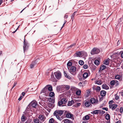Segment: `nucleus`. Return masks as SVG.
Instances as JSON below:
<instances>
[{"label": "nucleus", "instance_id": "nucleus-1", "mask_svg": "<svg viewBox=\"0 0 123 123\" xmlns=\"http://www.w3.org/2000/svg\"><path fill=\"white\" fill-rule=\"evenodd\" d=\"M52 91V87L51 85H46L43 88L40 93V95L46 96L49 93V91Z\"/></svg>", "mask_w": 123, "mask_h": 123}, {"label": "nucleus", "instance_id": "nucleus-2", "mask_svg": "<svg viewBox=\"0 0 123 123\" xmlns=\"http://www.w3.org/2000/svg\"><path fill=\"white\" fill-rule=\"evenodd\" d=\"M69 72L73 75H74L76 74V68L74 66L68 68Z\"/></svg>", "mask_w": 123, "mask_h": 123}, {"label": "nucleus", "instance_id": "nucleus-3", "mask_svg": "<svg viewBox=\"0 0 123 123\" xmlns=\"http://www.w3.org/2000/svg\"><path fill=\"white\" fill-rule=\"evenodd\" d=\"M37 105V101H32L29 105L28 107L31 109L32 107L35 108Z\"/></svg>", "mask_w": 123, "mask_h": 123}, {"label": "nucleus", "instance_id": "nucleus-4", "mask_svg": "<svg viewBox=\"0 0 123 123\" xmlns=\"http://www.w3.org/2000/svg\"><path fill=\"white\" fill-rule=\"evenodd\" d=\"M67 101V100L65 98H62L58 102V105L59 106H64L65 105L64 104L66 103Z\"/></svg>", "mask_w": 123, "mask_h": 123}, {"label": "nucleus", "instance_id": "nucleus-5", "mask_svg": "<svg viewBox=\"0 0 123 123\" xmlns=\"http://www.w3.org/2000/svg\"><path fill=\"white\" fill-rule=\"evenodd\" d=\"M100 51L99 49L98 48H94L91 51V54L92 55L97 54L99 53Z\"/></svg>", "mask_w": 123, "mask_h": 123}, {"label": "nucleus", "instance_id": "nucleus-6", "mask_svg": "<svg viewBox=\"0 0 123 123\" xmlns=\"http://www.w3.org/2000/svg\"><path fill=\"white\" fill-rule=\"evenodd\" d=\"M64 112L63 111L57 110L55 111L54 113V116H61Z\"/></svg>", "mask_w": 123, "mask_h": 123}, {"label": "nucleus", "instance_id": "nucleus-7", "mask_svg": "<svg viewBox=\"0 0 123 123\" xmlns=\"http://www.w3.org/2000/svg\"><path fill=\"white\" fill-rule=\"evenodd\" d=\"M55 77L57 79H59L61 77V72L59 71H58L54 73Z\"/></svg>", "mask_w": 123, "mask_h": 123}, {"label": "nucleus", "instance_id": "nucleus-8", "mask_svg": "<svg viewBox=\"0 0 123 123\" xmlns=\"http://www.w3.org/2000/svg\"><path fill=\"white\" fill-rule=\"evenodd\" d=\"M79 101V99H78L77 100L76 99H74V100H72L71 101H69L68 102V106H71L74 104L75 102H76Z\"/></svg>", "mask_w": 123, "mask_h": 123}, {"label": "nucleus", "instance_id": "nucleus-9", "mask_svg": "<svg viewBox=\"0 0 123 123\" xmlns=\"http://www.w3.org/2000/svg\"><path fill=\"white\" fill-rule=\"evenodd\" d=\"M117 105L116 104H110L109 106V108L112 110L115 109L117 107Z\"/></svg>", "mask_w": 123, "mask_h": 123}, {"label": "nucleus", "instance_id": "nucleus-10", "mask_svg": "<svg viewBox=\"0 0 123 123\" xmlns=\"http://www.w3.org/2000/svg\"><path fill=\"white\" fill-rule=\"evenodd\" d=\"M25 38L24 41V45L23 46V49L24 52L25 51V50H26V49H27L28 47L27 43L25 42Z\"/></svg>", "mask_w": 123, "mask_h": 123}, {"label": "nucleus", "instance_id": "nucleus-11", "mask_svg": "<svg viewBox=\"0 0 123 123\" xmlns=\"http://www.w3.org/2000/svg\"><path fill=\"white\" fill-rule=\"evenodd\" d=\"M38 118L40 120L44 121L46 117L43 115H40L39 116Z\"/></svg>", "mask_w": 123, "mask_h": 123}, {"label": "nucleus", "instance_id": "nucleus-12", "mask_svg": "<svg viewBox=\"0 0 123 123\" xmlns=\"http://www.w3.org/2000/svg\"><path fill=\"white\" fill-rule=\"evenodd\" d=\"M67 117L69 118H71L72 119L73 118V116L72 114L70 113H67L66 115Z\"/></svg>", "mask_w": 123, "mask_h": 123}, {"label": "nucleus", "instance_id": "nucleus-13", "mask_svg": "<svg viewBox=\"0 0 123 123\" xmlns=\"http://www.w3.org/2000/svg\"><path fill=\"white\" fill-rule=\"evenodd\" d=\"M118 81L116 80H113L111 81L110 82V84L112 86H113L116 83L118 84Z\"/></svg>", "mask_w": 123, "mask_h": 123}, {"label": "nucleus", "instance_id": "nucleus-14", "mask_svg": "<svg viewBox=\"0 0 123 123\" xmlns=\"http://www.w3.org/2000/svg\"><path fill=\"white\" fill-rule=\"evenodd\" d=\"M100 110H97L93 111L91 113L92 114H97L99 113V112H100Z\"/></svg>", "mask_w": 123, "mask_h": 123}, {"label": "nucleus", "instance_id": "nucleus-15", "mask_svg": "<svg viewBox=\"0 0 123 123\" xmlns=\"http://www.w3.org/2000/svg\"><path fill=\"white\" fill-rule=\"evenodd\" d=\"M62 122L64 123H72L71 121L67 119L63 120L62 121Z\"/></svg>", "mask_w": 123, "mask_h": 123}, {"label": "nucleus", "instance_id": "nucleus-16", "mask_svg": "<svg viewBox=\"0 0 123 123\" xmlns=\"http://www.w3.org/2000/svg\"><path fill=\"white\" fill-rule=\"evenodd\" d=\"M89 117L88 115H86L83 118V120L85 121H86L89 119Z\"/></svg>", "mask_w": 123, "mask_h": 123}, {"label": "nucleus", "instance_id": "nucleus-17", "mask_svg": "<svg viewBox=\"0 0 123 123\" xmlns=\"http://www.w3.org/2000/svg\"><path fill=\"white\" fill-rule=\"evenodd\" d=\"M102 87L103 89H109L108 86L106 84H104L102 86Z\"/></svg>", "mask_w": 123, "mask_h": 123}, {"label": "nucleus", "instance_id": "nucleus-18", "mask_svg": "<svg viewBox=\"0 0 123 123\" xmlns=\"http://www.w3.org/2000/svg\"><path fill=\"white\" fill-rule=\"evenodd\" d=\"M90 101L92 104L95 103L96 102V99L94 98H91L90 100Z\"/></svg>", "mask_w": 123, "mask_h": 123}, {"label": "nucleus", "instance_id": "nucleus-19", "mask_svg": "<svg viewBox=\"0 0 123 123\" xmlns=\"http://www.w3.org/2000/svg\"><path fill=\"white\" fill-rule=\"evenodd\" d=\"M81 56L85 57L87 55L86 53L84 51H81Z\"/></svg>", "mask_w": 123, "mask_h": 123}, {"label": "nucleus", "instance_id": "nucleus-20", "mask_svg": "<svg viewBox=\"0 0 123 123\" xmlns=\"http://www.w3.org/2000/svg\"><path fill=\"white\" fill-rule=\"evenodd\" d=\"M106 94V92L104 91H102L100 92V94L102 96H105Z\"/></svg>", "mask_w": 123, "mask_h": 123}, {"label": "nucleus", "instance_id": "nucleus-21", "mask_svg": "<svg viewBox=\"0 0 123 123\" xmlns=\"http://www.w3.org/2000/svg\"><path fill=\"white\" fill-rule=\"evenodd\" d=\"M83 76L84 78L85 79L88 77V74L87 73H85L83 74Z\"/></svg>", "mask_w": 123, "mask_h": 123}, {"label": "nucleus", "instance_id": "nucleus-22", "mask_svg": "<svg viewBox=\"0 0 123 123\" xmlns=\"http://www.w3.org/2000/svg\"><path fill=\"white\" fill-rule=\"evenodd\" d=\"M95 83L98 85H101L102 84V82L100 80H96L95 81Z\"/></svg>", "mask_w": 123, "mask_h": 123}, {"label": "nucleus", "instance_id": "nucleus-23", "mask_svg": "<svg viewBox=\"0 0 123 123\" xmlns=\"http://www.w3.org/2000/svg\"><path fill=\"white\" fill-rule=\"evenodd\" d=\"M85 105L86 107H88L91 104L90 102L86 101L85 103Z\"/></svg>", "mask_w": 123, "mask_h": 123}, {"label": "nucleus", "instance_id": "nucleus-24", "mask_svg": "<svg viewBox=\"0 0 123 123\" xmlns=\"http://www.w3.org/2000/svg\"><path fill=\"white\" fill-rule=\"evenodd\" d=\"M36 63L35 62H32L30 68H32L34 67L36 65Z\"/></svg>", "mask_w": 123, "mask_h": 123}, {"label": "nucleus", "instance_id": "nucleus-25", "mask_svg": "<svg viewBox=\"0 0 123 123\" xmlns=\"http://www.w3.org/2000/svg\"><path fill=\"white\" fill-rule=\"evenodd\" d=\"M49 101L52 103H54L55 102L54 99L53 98H50L49 99Z\"/></svg>", "mask_w": 123, "mask_h": 123}, {"label": "nucleus", "instance_id": "nucleus-26", "mask_svg": "<svg viewBox=\"0 0 123 123\" xmlns=\"http://www.w3.org/2000/svg\"><path fill=\"white\" fill-rule=\"evenodd\" d=\"M106 68V67L104 65H102L100 68V70H103L104 69H105Z\"/></svg>", "mask_w": 123, "mask_h": 123}, {"label": "nucleus", "instance_id": "nucleus-27", "mask_svg": "<svg viewBox=\"0 0 123 123\" xmlns=\"http://www.w3.org/2000/svg\"><path fill=\"white\" fill-rule=\"evenodd\" d=\"M76 54L77 55V56L79 57H82L81 51L77 52L76 53Z\"/></svg>", "mask_w": 123, "mask_h": 123}, {"label": "nucleus", "instance_id": "nucleus-28", "mask_svg": "<svg viewBox=\"0 0 123 123\" xmlns=\"http://www.w3.org/2000/svg\"><path fill=\"white\" fill-rule=\"evenodd\" d=\"M104 64L106 65H108L109 64V60L106 59L105 60Z\"/></svg>", "mask_w": 123, "mask_h": 123}, {"label": "nucleus", "instance_id": "nucleus-29", "mask_svg": "<svg viewBox=\"0 0 123 123\" xmlns=\"http://www.w3.org/2000/svg\"><path fill=\"white\" fill-rule=\"evenodd\" d=\"M67 66L68 67H68H70V66H71L72 65V62H70V61H68V63H67Z\"/></svg>", "mask_w": 123, "mask_h": 123}, {"label": "nucleus", "instance_id": "nucleus-30", "mask_svg": "<svg viewBox=\"0 0 123 123\" xmlns=\"http://www.w3.org/2000/svg\"><path fill=\"white\" fill-rule=\"evenodd\" d=\"M49 96L50 97H53L54 96L55 94L53 92H51L49 93Z\"/></svg>", "mask_w": 123, "mask_h": 123}, {"label": "nucleus", "instance_id": "nucleus-31", "mask_svg": "<svg viewBox=\"0 0 123 123\" xmlns=\"http://www.w3.org/2000/svg\"><path fill=\"white\" fill-rule=\"evenodd\" d=\"M64 75H65V76L67 78L69 79H70V77L69 76L68 74L66 73L65 72H64Z\"/></svg>", "mask_w": 123, "mask_h": 123}, {"label": "nucleus", "instance_id": "nucleus-32", "mask_svg": "<svg viewBox=\"0 0 123 123\" xmlns=\"http://www.w3.org/2000/svg\"><path fill=\"white\" fill-rule=\"evenodd\" d=\"M24 115H23L21 118V121L23 122L25 121L26 119V117Z\"/></svg>", "mask_w": 123, "mask_h": 123}, {"label": "nucleus", "instance_id": "nucleus-33", "mask_svg": "<svg viewBox=\"0 0 123 123\" xmlns=\"http://www.w3.org/2000/svg\"><path fill=\"white\" fill-rule=\"evenodd\" d=\"M81 91L80 90L77 91L76 93V94L78 95H79L80 94Z\"/></svg>", "mask_w": 123, "mask_h": 123}, {"label": "nucleus", "instance_id": "nucleus-34", "mask_svg": "<svg viewBox=\"0 0 123 123\" xmlns=\"http://www.w3.org/2000/svg\"><path fill=\"white\" fill-rule=\"evenodd\" d=\"M99 62L98 60H96L94 62V64L96 65H98L99 64Z\"/></svg>", "mask_w": 123, "mask_h": 123}, {"label": "nucleus", "instance_id": "nucleus-35", "mask_svg": "<svg viewBox=\"0 0 123 123\" xmlns=\"http://www.w3.org/2000/svg\"><path fill=\"white\" fill-rule=\"evenodd\" d=\"M60 121L62 120V117H60V116H55Z\"/></svg>", "mask_w": 123, "mask_h": 123}, {"label": "nucleus", "instance_id": "nucleus-36", "mask_svg": "<svg viewBox=\"0 0 123 123\" xmlns=\"http://www.w3.org/2000/svg\"><path fill=\"white\" fill-rule=\"evenodd\" d=\"M120 76L118 75H117L115 76V78L119 80L120 79Z\"/></svg>", "mask_w": 123, "mask_h": 123}, {"label": "nucleus", "instance_id": "nucleus-37", "mask_svg": "<svg viewBox=\"0 0 123 123\" xmlns=\"http://www.w3.org/2000/svg\"><path fill=\"white\" fill-rule=\"evenodd\" d=\"M34 123H39V120L37 119H34Z\"/></svg>", "mask_w": 123, "mask_h": 123}, {"label": "nucleus", "instance_id": "nucleus-38", "mask_svg": "<svg viewBox=\"0 0 123 123\" xmlns=\"http://www.w3.org/2000/svg\"><path fill=\"white\" fill-rule=\"evenodd\" d=\"M105 118L107 120H108L110 119V116L109 115V114H107L105 116Z\"/></svg>", "mask_w": 123, "mask_h": 123}, {"label": "nucleus", "instance_id": "nucleus-39", "mask_svg": "<svg viewBox=\"0 0 123 123\" xmlns=\"http://www.w3.org/2000/svg\"><path fill=\"white\" fill-rule=\"evenodd\" d=\"M79 63L80 65H82L84 64V62L83 61L80 60L79 61Z\"/></svg>", "mask_w": 123, "mask_h": 123}, {"label": "nucleus", "instance_id": "nucleus-40", "mask_svg": "<svg viewBox=\"0 0 123 123\" xmlns=\"http://www.w3.org/2000/svg\"><path fill=\"white\" fill-rule=\"evenodd\" d=\"M123 21V18H120L118 20V22L120 24L122 23V21Z\"/></svg>", "mask_w": 123, "mask_h": 123}, {"label": "nucleus", "instance_id": "nucleus-41", "mask_svg": "<svg viewBox=\"0 0 123 123\" xmlns=\"http://www.w3.org/2000/svg\"><path fill=\"white\" fill-rule=\"evenodd\" d=\"M101 90L99 86H97L96 89V90L98 92H99Z\"/></svg>", "mask_w": 123, "mask_h": 123}, {"label": "nucleus", "instance_id": "nucleus-42", "mask_svg": "<svg viewBox=\"0 0 123 123\" xmlns=\"http://www.w3.org/2000/svg\"><path fill=\"white\" fill-rule=\"evenodd\" d=\"M54 122L53 119V118H51L49 120V123H53Z\"/></svg>", "mask_w": 123, "mask_h": 123}, {"label": "nucleus", "instance_id": "nucleus-43", "mask_svg": "<svg viewBox=\"0 0 123 123\" xmlns=\"http://www.w3.org/2000/svg\"><path fill=\"white\" fill-rule=\"evenodd\" d=\"M70 87L68 85H66L65 87V88L66 90H68L70 88Z\"/></svg>", "mask_w": 123, "mask_h": 123}, {"label": "nucleus", "instance_id": "nucleus-44", "mask_svg": "<svg viewBox=\"0 0 123 123\" xmlns=\"http://www.w3.org/2000/svg\"><path fill=\"white\" fill-rule=\"evenodd\" d=\"M83 68L85 69H86L88 67V66L87 65H84L83 66Z\"/></svg>", "mask_w": 123, "mask_h": 123}, {"label": "nucleus", "instance_id": "nucleus-45", "mask_svg": "<svg viewBox=\"0 0 123 123\" xmlns=\"http://www.w3.org/2000/svg\"><path fill=\"white\" fill-rule=\"evenodd\" d=\"M123 111V107H121L120 108V111L121 113H122Z\"/></svg>", "mask_w": 123, "mask_h": 123}, {"label": "nucleus", "instance_id": "nucleus-46", "mask_svg": "<svg viewBox=\"0 0 123 123\" xmlns=\"http://www.w3.org/2000/svg\"><path fill=\"white\" fill-rule=\"evenodd\" d=\"M31 121V120L30 119H28L25 122V123H30Z\"/></svg>", "mask_w": 123, "mask_h": 123}, {"label": "nucleus", "instance_id": "nucleus-47", "mask_svg": "<svg viewBox=\"0 0 123 123\" xmlns=\"http://www.w3.org/2000/svg\"><path fill=\"white\" fill-rule=\"evenodd\" d=\"M100 112H99L100 113H101L102 114H103L105 113V112L103 110H100Z\"/></svg>", "mask_w": 123, "mask_h": 123}, {"label": "nucleus", "instance_id": "nucleus-48", "mask_svg": "<svg viewBox=\"0 0 123 123\" xmlns=\"http://www.w3.org/2000/svg\"><path fill=\"white\" fill-rule=\"evenodd\" d=\"M79 86L81 87H83V86L82 83L80 82L79 83Z\"/></svg>", "mask_w": 123, "mask_h": 123}, {"label": "nucleus", "instance_id": "nucleus-49", "mask_svg": "<svg viewBox=\"0 0 123 123\" xmlns=\"http://www.w3.org/2000/svg\"><path fill=\"white\" fill-rule=\"evenodd\" d=\"M23 98V96H21L20 97L18 98V100H19V101H20V100H21L22 99V98Z\"/></svg>", "mask_w": 123, "mask_h": 123}, {"label": "nucleus", "instance_id": "nucleus-50", "mask_svg": "<svg viewBox=\"0 0 123 123\" xmlns=\"http://www.w3.org/2000/svg\"><path fill=\"white\" fill-rule=\"evenodd\" d=\"M75 45V43H74L73 44H72L69 47V48H71L72 46H74Z\"/></svg>", "mask_w": 123, "mask_h": 123}, {"label": "nucleus", "instance_id": "nucleus-51", "mask_svg": "<svg viewBox=\"0 0 123 123\" xmlns=\"http://www.w3.org/2000/svg\"><path fill=\"white\" fill-rule=\"evenodd\" d=\"M103 110H105L106 111H107L108 110V109L107 108H103L102 109Z\"/></svg>", "mask_w": 123, "mask_h": 123}, {"label": "nucleus", "instance_id": "nucleus-52", "mask_svg": "<svg viewBox=\"0 0 123 123\" xmlns=\"http://www.w3.org/2000/svg\"><path fill=\"white\" fill-rule=\"evenodd\" d=\"M16 83L15 82L14 83V85L12 87V89L16 85Z\"/></svg>", "mask_w": 123, "mask_h": 123}, {"label": "nucleus", "instance_id": "nucleus-53", "mask_svg": "<svg viewBox=\"0 0 123 123\" xmlns=\"http://www.w3.org/2000/svg\"><path fill=\"white\" fill-rule=\"evenodd\" d=\"M121 57L123 58V52L122 51H121Z\"/></svg>", "mask_w": 123, "mask_h": 123}, {"label": "nucleus", "instance_id": "nucleus-54", "mask_svg": "<svg viewBox=\"0 0 123 123\" xmlns=\"http://www.w3.org/2000/svg\"><path fill=\"white\" fill-rule=\"evenodd\" d=\"M119 98V97L118 96H116L115 98V99L116 100H117Z\"/></svg>", "mask_w": 123, "mask_h": 123}, {"label": "nucleus", "instance_id": "nucleus-55", "mask_svg": "<svg viewBox=\"0 0 123 123\" xmlns=\"http://www.w3.org/2000/svg\"><path fill=\"white\" fill-rule=\"evenodd\" d=\"M77 106H80L81 105V103H77Z\"/></svg>", "mask_w": 123, "mask_h": 123}, {"label": "nucleus", "instance_id": "nucleus-56", "mask_svg": "<svg viewBox=\"0 0 123 123\" xmlns=\"http://www.w3.org/2000/svg\"><path fill=\"white\" fill-rule=\"evenodd\" d=\"M113 102V101H112V100L110 101L109 102V104H111Z\"/></svg>", "mask_w": 123, "mask_h": 123}, {"label": "nucleus", "instance_id": "nucleus-57", "mask_svg": "<svg viewBox=\"0 0 123 123\" xmlns=\"http://www.w3.org/2000/svg\"><path fill=\"white\" fill-rule=\"evenodd\" d=\"M22 94L23 96H24L25 95V93L24 92H23L22 93Z\"/></svg>", "mask_w": 123, "mask_h": 123}, {"label": "nucleus", "instance_id": "nucleus-58", "mask_svg": "<svg viewBox=\"0 0 123 123\" xmlns=\"http://www.w3.org/2000/svg\"><path fill=\"white\" fill-rule=\"evenodd\" d=\"M64 17L65 18H68V15H65Z\"/></svg>", "mask_w": 123, "mask_h": 123}, {"label": "nucleus", "instance_id": "nucleus-59", "mask_svg": "<svg viewBox=\"0 0 123 123\" xmlns=\"http://www.w3.org/2000/svg\"><path fill=\"white\" fill-rule=\"evenodd\" d=\"M116 123H121V122L120 121H119L117 122Z\"/></svg>", "mask_w": 123, "mask_h": 123}, {"label": "nucleus", "instance_id": "nucleus-60", "mask_svg": "<svg viewBox=\"0 0 123 123\" xmlns=\"http://www.w3.org/2000/svg\"><path fill=\"white\" fill-rule=\"evenodd\" d=\"M2 0H0V5L2 3Z\"/></svg>", "mask_w": 123, "mask_h": 123}, {"label": "nucleus", "instance_id": "nucleus-61", "mask_svg": "<svg viewBox=\"0 0 123 123\" xmlns=\"http://www.w3.org/2000/svg\"><path fill=\"white\" fill-rule=\"evenodd\" d=\"M90 92V91H88L87 92V93H89Z\"/></svg>", "mask_w": 123, "mask_h": 123}, {"label": "nucleus", "instance_id": "nucleus-62", "mask_svg": "<svg viewBox=\"0 0 123 123\" xmlns=\"http://www.w3.org/2000/svg\"><path fill=\"white\" fill-rule=\"evenodd\" d=\"M66 22H67L66 21V20L64 21V24H65L66 23Z\"/></svg>", "mask_w": 123, "mask_h": 123}, {"label": "nucleus", "instance_id": "nucleus-63", "mask_svg": "<svg viewBox=\"0 0 123 123\" xmlns=\"http://www.w3.org/2000/svg\"><path fill=\"white\" fill-rule=\"evenodd\" d=\"M65 24H64H64H63V26H62V28H61V29H62V28H63V26H64V25Z\"/></svg>", "mask_w": 123, "mask_h": 123}, {"label": "nucleus", "instance_id": "nucleus-64", "mask_svg": "<svg viewBox=\"0 0 123 123\" xmlns=\"http://www.w3.org/2000/svg\"><path fill=\"white\" fill-rule=\"evenodd\" d=\"M16 31V30L15 31L12 32V33H15Z\"/></svg>", "mask_w": 123, "mask_h": 123}]
</instances>
